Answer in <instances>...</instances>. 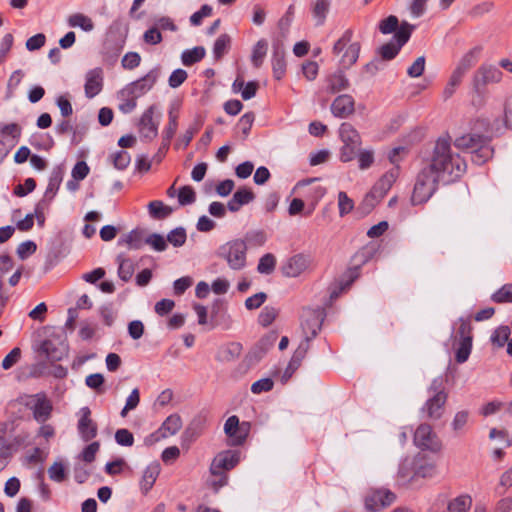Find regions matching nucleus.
Returning <instances> with one entry per match:
<instances>
[{"mask_svg":"<svg viewBox=\"0 0 512 512\" xmlns=\"http://www.w3.org/2000/svg\"><path fill=\"white\" fill-rule=\"evenodd\" d=\"M470 420V411L463 409L457 411L451 421V428L456 435H462L465 433L467 425Z\"/></svg>","mask_w":512,"mask_h":512,"instance_id":"obj_30","label":"nucleus"},{"mask_svg":"<svg viewBox=\"0 0 512 512\" xmlns=\"http://www.w3.org/2000/svg\"><path fill=\"white\" fill-rule=\"evenodd\" d=\"M110 160L116 169L124 170L129 166L131 162V156L127 151L120 150L112 153L110 155Z\"/></svg>","mask_w":512,"mask_h":512,"instance_id":"obj_42","label":"nucleus"},{"mask_svg":"<svg viewBox=\"0 0 512 512\" xmlns=\"http://www.w3.org/2000/svg\"><path fill=\"white\" fill-rule=\"evenodd\" d=\"M447 398V392H437L436 395H429L421 411L428 419L439 420L444 414Z\"/></svg>","mask_w":512,"mask_h":512,"instance_id":"obj_14","label":"nucleus"},{"mask_svg":"<svg viewBox=\"0 0 512 512\" xmlns=\"http://www.w3.org/2000/svg\"><path fill=\"white\" fill-rule=\"evenodd\" d=\"M472 506V499L469 495L463 494L449 501L448 512H468Z\"/></svg>","mask_w":512,"mask_h":512,"instance_id":"obj_36","label":"nucleus"},{"mask_svg":"<svg viewBox=\"0 0 512 512\" xmlns=\"http://www.w3.org/2000/svg\"><path fill=\"white\" fill-rule=\"evenodd\" d=\"M21 135V128L15 123L4 125L0 130V141L14 145Z\"/></svg>","mask_w":512,"mask_h":512,"instance_id":"obj_31","label":"nucleus"},{"mask_svg":"<svg viewBox=\"0 0 512 512\" xmlns=\"http://www.w3.org/2000/svg\"><path fill=\"white\" fill-rule=\"evenodd\" d=\"M140 402V393L137 388L133 389L126 399L125 406L123 407L120 415L126 417L128 412L134 410Z\"/></svg>","mask_w":512,"mask_h":512,"instance_id":"obj_51","label":"nucleus"},{"mask_svg":"<svg viewBox=\"0 0 512 512\" xmlns=\"http://www.w3.org/2000/svg\"><path fill=\"white\" fill-rule=\"evenodd\" d=\"M487 137L478 134H466L455 139L454 145L460 150H469L470 152L478 145L485 142Z\"/></svg>","mask_w":512,"mask_h":512,"instance_id":"obj_26","label":"nucleus"},{"mask_svg":"<svg viewBox=\"0 0 512 512\" xmlns=\"http://www.w3.org/2000/svg\"><path fill=\"white\" fill-rule=\"evenodd\" d=\"M196 200V194L192 187L183 186L178 192V201L180 205H188L194 203Z\"/></svg>","mask_w":512,"mask_h":512,"instance_id":"obj_52","label":"nucleus"},{"mask_svg":"<svg viewBox=\"0 0 512 512\" xmlns=\"http://www.w3.org/2000/svg\"><path fill=\"white\" fill-rule=\"evenodd\" d=\"M68 25L72 28H81L85 32H90L94 29L92 19L82 13H74L67 19Z\"/></svg>","mask_w":512,"mask_h":512,"instance_id":"obj_34","label":"nucleus"},{"mask_svg":"<svg viewBox=\"0 0 512 512\" xmlns=\"http://www.w3.org/2000/svg\"><path fill=\"white\" fill-rule=\"evenodd\" d=\"M510 329L508 326H500L491 336L492 343L497 347H503L509 340Z\"/></svg>","mask_w":512,"mask_h":512,"instance_id":"obj_48","label":"nucleus"},{"mask_svg":"<svg viewBox=\"0 0 512 512\" xmlns=\"http://www.w3.org/2000/svg\"><path fill=\"white\" fill-rule=\"evenodd\" d=\"M471 154L472 161L477 165H481L485 163L488 159H490L493 155V149L489 145L488 138L485 140L484 143L478 145L475 149H473L471 151Z\"/></svg>","mask_w":512,"mask_h":512,"instance_id":"obj_32","label":"nucleus"},{"mask_svg":"<svg viewBox=\"0 0 512 512\" xmlns=\"http://www.w3.org/2000/svg\"><path fill=\"white\" fill-rule=\"evenodd\" d=\"M424 165L445 184L458 179L466 170V162L459 154L451 151L448 137H440L436 141L432 155Z\"/></svg>","mask_w":512,"mask_h":512,"instance_id":"obj_1","label":"nucleus"},{"mask_svg":"<svg viewBox=\"0 0 512 512\" xmlns=\"http://www.w3.org/2000/svg\"><path fill=\"white\" fill-rule=\"evenodd\" d=\"M177 130V114L174 113L173 109L169 112V123L167 128L163 132L164 141L167 143L173 138Z\"/></svg>","mask_w":512,"mask_h":512,"instance_id":"obj_57","label":"nucleus"},{"mask_svg":"<svg viewBox=\"0 0 512 512\" xmlns=\"http://www.w3.org/2000/svg\"><path fill=\"white\" fill-rule=\"evenodd\" d=\"M19 402L31 411L33 419L39 424L46 423L52 417V401L43 391L35 394H24L19 397Z\"/></svg>","mask_w":512,"mask_h":512,"instance_id":"obj_3","label":"nucleus"},{"mask_svg":"<svg viewBox=\"0 0 512 512\" xmlns=\"http://www.w3.org/2000/svg\"><path fill=\"white\" fill-rule=\"evenodd\" d=\"M22 356V351L19 347L13 348L2 360L1 366L4 370L11 369L17 364Z\"/></svg>","mask_w":512,"mask_h":512,"instance_id":"obj_49","label":"nucleus"},{"mask_svg":"<svg viewBox=\"0 0 512 512\" xmlns=\"http://www.w3.org/2000/svg\"><path fill=\"white\" fill-rule=\"evenodd\" d=\"M268 43L265 39H260L253 46L251 54V63L254 67L259 68L267 54Z\"/></svg>","mask_w":512,"mask_h":512,"instance_id":"obj_37","label":"nucleus"},{"mask_svg":"<svg viewBox=\"0 0 512 512\" xmlns=\"http://www.w3.org/2000/svg\"><path fill=\"white\" fill-rule=\"evenodd\" d=\"M414 468L413 475H415V479L418 477L432 478L437 474L436 464L433 462H423L417 464Z\"/></svg>","mask_w":512,"mask_h":512,"instance_id":"obj_40","label":"nucleus"},{"mask_svg":"<svg viewBox=\"0 0 512 512\" xmlns=\"http://www.w3.org/2000/svg\"><path fill=\"white\" fill-rule=\"evenodd\" d=\"M206 54V50L202 46H196L192 49H187L183 51L181 55L182 63L185 66H190L196 62H199L204 58Z\"/></svg>","mask_w":512,"mask_h":512,"instance_id":"obj_38","label":"nucleus"},{"mask_svg":"<svg viewBox=\"0 0 512 512\" xmlns=\"http://www.w3.org/2000/svg\"><path fill=\"white\" fill-rule=\"evenodd\" d=\"M272 69L276 79H281L286 72L284 49L279 43L273 45Z\"/></svg>","mask_w":512,"mask_h":512,"instance_id":"obj_22","label":"nucleus"},{"mask_svg":"<svg viewBox=\"0 0 512 512\" xmlns=\"http://www.w3.org/2000/svg\"><path fill=\"white\" fill-rule=\"evenodd\" d=\"M397 27H398V19L396 16H393V15L382 20L381 23L379 24V30L383 34L392 33L394 31H396Z\"/></svg>","mask_w":512,"mask_h":512,"instance_id":"obj_63","label":"nucleus"},{"mask_svg":"<svg viewBox=\"0 0 512 512\" xmlns=\"http://www.w3.org/2000/svg\"><path fill=\"white\" fill-rule=\"evenodd\" d=\"M480 52L479 47H475L468 51L458 62L454 71L452 72L445 88L444 93L446 95H452L456 92V88L462 81V78L466 72L476 63L477 56Z\"/></svg>","mask_w":512,"mask_h":512,"instance_id":"obj_6","label":"nucleus"},{"mask_svg":"<svg viewBox=\"0 0 512 512\" xmlns=\"http://www.w3.org/2000/svg\"><path fill=\"white\" fill-rule=\"evenodd\" d=\"M277 311L273 307H264L259 314L258 321L259 323L266 327L270 325L274 319L276 318Z\"/></svg>","mask_w":512,"mask_h":512,"instance_id":"obj_59","label":"nucleus"},{"mask_svg":"<svg viewBox=\"0 0 512 512\" xmlns=\"http://www.w3.org/2000/svg\"><path fill=\"white\" fill-rule=\"evenodd\" d=\"M310 259L304 254H297L291 257L283 266L282 270L287 277H297L309 266Z\"/></svg>","mask_w":512,"mask_h":512,"instance_id":"obj_16","label":"nucleus"},{"mask_svg":"<svg viewBox=\"0 0 512 512\" xmlns=\"http://www.w3.org/2000/svg\"><path fill=\"white\" fill-rule=\"evenodd\" d=\"M48 475L55 482H62L65 479L66 471L63 463L55 462L48 469Z\"/></svg>","mask_w":512,"mask_h":512,"instance_id":"obj_54","label":"nucleus"},{"mask_svg":"<svg viewBox=\"0 0 512 512\" xmlns=\"http://www.w3.org/2000/svg\"><path fill=\"white\" fill-rule=\"evenodd\" d=\"M148 210L151 217L155 219H164L171 215L173 209L170 206L164 205L162 201H152L148 204Z\"/></svg>","mask_w":512,"mask_h":512,"instance_id":"obj_39","label":"nucleus"},{"mask_svg":"<svg viewBox=\"0 0 512 512\" xmlns=\"http://www.w3.org/2000/svg\"><path fill=\"white\" fill-rule=\"evenodd\" d=\"M81 417L78 421V431L81 437L85 440L93 439L97 434V426L91 419V411L88 407H83L80 410Z\"/></svg>","mask_w":512,"mask_h":512,"instance_id":"obj_17","label":"nucleus"},{"mask_svg":"<svg viewBox=\"0 0 512 512\" xmlns=\"http://www.w3.org/2000/svg\"><path fill=\"white\" fill-rule=\"evenodd\" d=\"M186 231L182 227H178L170 231L167 235L166 242L168 241L174 247H181L186 241Z\"/></svg>","mask_w":512,"mask_h":512,"instance_id":"obj_47","label":"nucleus"},{"mask_svg":"<svg viewBox=\"0 0 512 512\" xmlns=\"http://www.w3.org/2000/svg\"><path fill=\"white\" fill-rule=\"evenodd\" d=\"M118 263V275L121 280L127 282L129 281L135 271V264L131 259L124 257L122 254L118 255L116 258Z\"/></svg>","mask_w":512,"mask_h":512,"instance_id":"obj_33","label":"nucleus"},{"mask_svg":"<svg viewBox=\"0 0 512 512\" xmlns=\"http://www.w3.org/2000/svg\"><path fill=\"white\" fill-rule=\"evenodd\" d=\"M439 183H442V179L424 165L416 177L411 197L412 204L419 205L427 202L437 190Z\"/></svg>","mask_w":512,"mask_h":512,"instance_id":"obj_2","label":"nucleus"},{"mask_svg":"<svg viewBox=\"0 0 512 512\" xmlns=\"http://www.w3.org/2000/svg\"><path fill=\"white\" fill-rule=\"evenodd\" d=\"M414 469V463L412 460L405 459L402 461L397 473V481L399 485L407 486L415 479V475H413Z\"/></svg>","mask_w":512,"mask_h":512,"instance_id":"obj_28","label":"nucleus"},{"mask_svg":"<svg viewBox=\"0 0 512 512\" xmlns=\"http://www.w3.org/2000/svg\"><path fill=\"white\" fill-rule=\"evenodd\" d=\"M332 114L338 118H347L355 110L353 98H334L330 105Z\"/></svg>","mask_w":512,"mask_h":512,"instance_id":"obj_21","label":"nucleus"},{"mask_svg":"<svg viewBox=\"0 0 512 512\" xmlns=\"http://www.w3.org/2000/svg\"><path fill=\"white\" fill-rule=\"evenodd\" d=\"M415 445L430 452H439L442 444L436 433L433 432L432 427L428 424H420L414 433Z\"/></svg>","mask_w":512,"mask_h":512,"instance_id":"obj_11","label":"nucleus"},{"mask_svg":"<svg viewBox=\"0 0 512 512\" xmlns=\"http://www.w3.org/2000/svg\"><path fill=\"white\" fill-rule=\"evenodd\" d=\"M352 30H346L333 46V54L339 57V64L342 68H350L358 58L361 45L357 41H352Z\"/></svg>","mask_w":512,"mask_h":512,"instance_id":"obj_4","label":"nucleus"},{"mask_svg":"<svg viewBox=\"0 0 512 512\" xmlns=\"http://www.w3.org/2000/svg\"><path fill=\"white\" fill-rule=\"evenodd\" d=\"M338 208L341 217L350 213L354 208L353 200L343 191L338 193Z\"/></svg>","mask_w":512,"mask_h":512,"instance_id":"obj_50","label":"nucleus"},{"mask_svg":"<svg viewBox=\"0 0 512 512\" xmlns=\"http://www.w3.org/2000/svg\"><path fill=\"white\" fill-rule=\"evenodd\" d=\"M119 243L125 244L129 249H140L145 244L144 234L141 230H132L120 239Z\"/></svg>","mask_w":512,"mask_h":512,"instance_id":"obj_35","label":"nucleus"},{"mask_svg":"<svg viewBox=\"0 0 512 512\" xmlns=\"http://www.w3.org/2000/svg\"><path fill=\"white\" fill-rule=\"evenodd\" d=\"M145 244L150 245L156 251H164L167 248L166 239L157 233H153L145 238Z\"/></svg>","mask_w":512,"mask_h":512,"instance_id":"obj_53","label":"nucleus"},{"mask_svg":"<svg viewBox=\"0 0 512 512\" xmlns=\"http://www.w3.org/2000/svg\"><path fill=\"white\" fill-rule=\"evenodd\" d=\"M231 39L227 34L220 35L213 46V54L216 59H220L230 46Z\"/></svg>","mask_w":512,"mask_h":512,"instance_id":"obj_45","label":"nucleus"},{"mask_svg":"<svg viewBox=\"0 0 512 512\" xmlns=\"http://www.w3.org/2000/svg\"><path fill=\"white\" fill-rule=\"evenodd\" d=\"M330 10V0H315L312 4V16L317 26L325 23Z\"/></svg>","mask_w":512,"mask_h":512,"instance_id":"obj_29","label":"nucleus"},{"mask_svg":"<svg viewBox=\"0 0 512 512\" xmlns=\"http://www.w3.org/2000/svg\"><path fill=\"white\" fill-rule=\"evenodd\" d=\"M472 349V337L460 339L459 347L456 351V360L458 363H464L469 358Z\"/></svg>","mask_w":512,"mask_h":512,"instance_id":"obj_44","label":"nucleus"},{"mask_svg":"<svg viewBox=\"0 0 512 512\" xmlns=\"http://www.w3.org/2000/svg\"><path fill=\"white\" fill-rule=\"evenodd\" d=\"M414 26L408 23H403L395 33L396 42H389L384 44L379 49V54L385 60L393 59L401 49V47L409 40Z\"/></svg>","mask_w":512,"mask_h":512,"instance_id":"obj_10","label":"nucleus"},{"mask_svg":"<svg viewBox=\"0 0 512 512\" xmlns=\"http://www.w3.org/2000/svg\"><path fill=\"white\" fill-rule=\"evenodd\" d=\"M141 135L146 139H153L157 136L158 125L153 121V107H149L142 115L139 122Z\"/></svg>","mask_w":512,"mask_h":512,"instance_id":"obj_19","label":"nucleus"},{"mask_svg":"<svg viewBox=\"0 0 512 512\" xmlns=\"http://www.w3.org/2000/svg\"><path fill=\"white\" fill-rule=\"evenodd\" d=\"M159 473L160 465L157 462H153L146 467L140 481V487L143 493H147L153 487Z\"/></svg>","mask_w":512,"mask_h":512,"instance_id":"obj_25","label":"nucleus"},{"mask_svg":"<svg viewBox=\"0 0 512 512\" xmlns=\"http://www.w3.org/2000/svg\"><path fill=\"white\" fill-rule=\"evenodd\" d=\"M276 266V258L273 254L267 253L263 255L258 263L257 271L260 274L269 275L271 274Z\"/></svg>","mask_w":512,"mask_h":512,"instance_id":"obj_43","label":"nucleus"},{"mask_svg":"<svg viewBox=\"0 0 512 512\" xmlns=\"http://www.w3.org/2000/svg\"><path fill=\"white\" fill-rule=\"evenodd\" d=\"M40 352L50 361H59L62 359V352L58 351L51 340H44L40 345Z\"/></svg>","mask_w":512,"mask_h":512,"instance_id":"obj_41","label":"nucleus"},{"mask_svg":"<svg viewBox=\"0 0 512 512\" xmlns=\"http://www.w3.org/2000/svg\"><path fill=\"white\" fill-rule=\"evenodd\" d=\"M253 199V192L243 187L234 193L233 197L228 201L227 207L231 212H237L243 205L250 203Z\"/></svg>","mask_w":512,"mask_h":512,"instance_id":"obj_23","label":"nucleus"},{"mask_svg":"<svg viewBox=\"0 0 512 512\" xmlns=\"http://www.w3.org/2000/svg\"><path fill=\"white\" fill-rule=\"evenodd\" d=\"M399 175L398 168L394 167L387 171L373 186L366 196V201H370L371 205L378 203L391 189Z\"/></svg>","mask_w":512,"mask_h":512,"instance_id":"obj_12","label":"nucleus"},{"mask_svg":"<svg viewBox=\"0 0 512 512\" xmlns=\"http://www.w3.org/2000/svg\"><path fill=\"white\" fill-rule=\"evenodd\" d=\"M502 78V72L490 64L481 65L474 74L473 88L477 94L486 92L489 84L497 83Z\"/></svg>","mask_w":512,"mask_h":512,"instance_id":"obj_9","label":"nucleus"},{"mask_svg":"<svg viewBox=\"0 0 512 512\" xmlns=\"http://www.w3.org/2000/svg\"><path fill=\"white\" fill-rule=\"evenodd\" d=\"M36 249V244L31 240H27L19 244L17 248V255L21 260H24L32 255Z\"/></svg>","mask_w":512,"mask_h":512,"instance_id":"obj_58","label":"nucleus"},{"mask_svg":"<svg viewBox=\"0 0 512 512\" xmlns=\"http://www.w3.org/2000/svg\"><path fill=\"white\" fill-rule=\"evenodd\" d=\"M182 427V420L178 414H172L166 418L159 429L161 437L166 438L175 435Z\"/></svg>","mask_w":512,"mask_h":512,"instance_id":"obj_27","label":"nucleus"},{"mask_svg":"<svg viewBox=\"0 0 512 512\" xmlns=\"http://www.w3.org/2000/svg\"><path fill=\"white\" fill-rule=\"evenodd\" d=\"M247 244L242 239H235L220 246L218 254L233 270H241L246 265Z\"/></svg>","mask_w":512,"mask_h":512,"instance_id":"obj_5","label":"nucleus"},{"mask_svg":"<svg viewBox=\"0 0 512 512\" xmlns=\"http://www.w3.org/2000/svg\"><path fill=\"white\" fill-rule=\"evenodd\" d=\"M157 79V72L156 71H150L147 73L144 77L141 79L131 83L127 91L129 94L133 96H139L142 94L148 93L153 85L155 84Z\"/></svg>","mask_w":512,"mask_h":512,"instance_id":"obj_18","label":"nucleus"},{"mask_svg":"<svg viewBox=\"0 0 512 512\" xmlns=\"http://www.w3.org/2000/svg\"><path fill=\"white\" fill-rule=\"evenodd\" d=\"M45 41H46L45 35L43 33H38V34L30 37L29 39H27L25 46H26L27 50L35 51V50H39L41 47H43L45 44Z\"/></svg>","mask_w":512,"mask_h":512,"instance_id":"obj_64","label":"nucleus"},{"mask_svg":"<svg viewBox=\"0 0 512 512\" xmlns=\"http://www.w3.org/2000/svg\"><path fill=\"white\" fill-rule=\"evenodd\" d=\"M224 432L229 437L232 445H241L249 433V424L239 422L235 415L230 416L224 424Z\"/></svg>","mask_w":512,"mask_h":512,"instance_id":"obj_13","label":"nucleus"},{"mask_svg":"<svg viewBox=\"0 0 512 512\" xmlns=\"http://www.w3.org/2000/svg\"><path fill=\"white\" fill-rule=\"evenodd\" d=\"M241 346L237 343H231L221 351V360L231 361L239 356Z\"/></svg>","mask_w":512,"mask_h":512,"instance_id":"obj_60","label":"nucleus"},{"mask_svg":"<svg viewBox=\"0 0 512 512\" xmlns=\"http://www.w3.org/2000/svg\"><path fill=\"white\" fill-rule=\"evenodd\" d=\"M492 300L497 303L512 302V285H504L492 295Z\"/></svg>","mask_w":512,"mask_h":512,"instance_id":"obj_55","label":"nucleus"},{"mask_svg":"<svg viewBox=\"0 0 512 512\" xmlns=\"http://www.w3.org/2000/svg\"><path fill=\"white\" fill-rule=\"evenodd\" d=\"M309 349V337L306 336L305 339L299 344L298 348L295 350L291 362L292 365H300L301 361L305 357L307 351Z\"/></svg>","mask_w":512,"mask_h":512,"instance_id":"obj_56","label":"nucleus"},{"mask_svg":"<svg viewBox=\"0 0 512 512\" xmlns=\"http://www.w3.org/2000/svg\"><path fill=\"white\" fill-rule=\"evenodd\" d=\"M340 138L343 146L340 151V159L343 162L353 160L361 145V138L358 132L348 123H343L340 126Z\"/></svg>","mask_w":512,"mask_h":512,"instance_id":"obj_7","label":"nucleus"},{"mask_svg":"<svg viewBox=\"0 0 512 512\" xmlns=\"http://www.w3.org/2000/svg\"><path fill=\"white\" fill-rule=\"evenodd\" d=\"M239 462V456L234 451H225L218 454L210 467L213 475H221L222 470H230Z\"/></svg>","mask_w":512,"mask_h":512,"instance_id":"obj_15","label":"nucleus"},{"mask_svg":"<svg viewBox=\"0 0 512 512\" xmlns=\"http://www.w3.org/2000/svg\"><path fill=\"white\" fill-rule=\"evenodd\" d=\"M273 381L271 378H262L251 385V391L254 394H260L262 392H268L273 388Z\"/></svg>","mask_w":512,"mask_h":512,"instance_id":"obj_61","label":"nucleus"},{"mask_svg":"<svg viewBox=\"0 0 512 512\" xmlns=\"http://www.w3.org/2000/svg\"><path fill=\"white\" fill-rule=\"evenodd\" d=\"M103 86V73L100 69H94L86 74L85 93L86 96L98 95Z\"/></svg>","mask_w":512,"mask_h":512,"instance_id":"obj_20","label":"nucleus"},{"mask_svg":"<svg viewBox=\"0 0 512 512\" xmlns=\"http://www.w3.org/2000/svg\"><path fill=\"white\" fill-rule=\"evenodd\" d=\"M396 500V495L388 489H372L364 498L365 509L369 512H379Z\"/></svg>","mask_w":512,"mask_h":512,"instance_id":"obj_8","label":"nucleus"},{"mask_svg":"<svg viewBox=\"0 0 512 512\" xmlns=\"http://www.w3.org/2000/svg\"><path fill=\"white\" fill-rule=\"evenodd\" d=\"M60 182H61V177L59 176V174L58 173L53 174L50 177L48 186L46 188V191L44 193V197L42 200H46V203L49 204L52 201V199L54 198V196L56 195V193L59 189V186H60Z\"/></svg>","mask_w":512,"mask_h":512,"instance_id":"obj_46","label":"nucleus"},{"mask_svg":"<svg viewBox=\"0 0 512 512\" xmlns=\"http://www.w3.org/2000/svg\"><path fill=\"white\" fill-rule=\"evenodd\" d=\"M348 87L349 81L341 70L329 75L326 79V89L330 93H340L346 91Z\"/></svg>","mask_w":512,"mask_h":512,"instance_id":"obj_24","label":"nucleus"},{"mask_svg":"<svg viewBox=\"0 0 512 512\" xmlns=\"http://www.w3.org/2000/svg\"><path fill=\"white\" fill-rule=\"evenodd\" d=\"M115 440L121 446H132L134 437L129 430L123 428L116 431Z\"/></svg>","mask_w":512,"mask_h":512,"instance_id":"obj_62","label":"nucleus"}]
</instances>
